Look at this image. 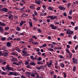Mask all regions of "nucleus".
<instances>
[{
  "label": "nucleus",
  "mask_w": 78,
  "mask_h": 78,
  "mask_svg": "<svg viewBox=\"0 0 78 78\" xmlns=\"http://www.w3.org/2000/svg\"><path fill=\"white\" fill-rule=\"evenodd\" d=\"M23 56H24V57L25 56H29V54H23L22 55Z\"/></svg>",
  "instance_id": "17"
},
{
  "label": "nucleus",
  "mask_w": 78,
  "mask_h": 78,
  "mask_svg": "<svg viewBox=\"0 0 78 78\" xmlns=\"http://www.w3.org/2000/svg\"><path fill=\"white\" fill-rule=\"evenodd\" d=\"M40 9H41V7H38L37 9V11H39V10H40Z\"/></svg>",
  "instance_id": "61"
},
{
  "label": "nucleus",
  "mask_w": 78,
  "mask_h": 78,
  "mask_svg": "<svg viewBox=\"0 0 78 78\" xmlns=\"http://www.w3.org/2000/svg\"><path fill=\"white\" fill-rule=\"evenodd\" d=\"M29 8H30V9H35L34 5H31L30 6Z\"/></svg>",
  "instance_id": "10"
},
{
  "label": "nucleus",
  "mask_w": 78,
  "mask_h": 78,
  "mask_svg": "<svg viewBox=\"0 0 78 78\" xmlns=\"http://www.w3.org/2000/svg\"><path fill=\"white\" fill-rule=\"evenodd\" d=\"M5 27L6 26V24L4 23H2V22H0V27Z\"/></svg>",
  "instance_id": "5"
},
{
  "label": "nucleus",
  "mask_w": 78,
  "mask_h": 78,
  "mask_svg": "<svg viewBox=\"0 0 78 78\" xmlns=\"http://www.w3.org/2000/svg\"><path fill=\"white\" fill-rule=\"evenodd\" d=\"M34 56H33V55H31L30 56V58L31 59H32V60H33V59H34Z\"/></svg>",
  "instance_id": "47"
},
{
  "label": "nucleus",
  "mask_w": 78,
  "mask_h": 78,
  "mask_svg": "<svg viewBox=\"0 0 78 78\" xmlns=\"http://www.w3.org/2000/svg\"><path fill=\"white\" fill-rule=\"evenodd\" d=\"M21 78H27V77L25 76H24V75L23 74L21 75Z\"/></svg>",
  "instance_id": "39"
},
{
  "label": "nucleus",
  "mask_w": 78,
  "mask_h": 78,
  "mask_svg": "<svg viewBox=\"0 0 78 78\" xmlns=\"http://www.w3.org/2000/svg\"><path fill=\"white\" fill-rule=\"evenodd\" d=\"M1 41H5L6 40V38L5 37H2L1 39Z\"/></svg>",
  "instance_id": "24"
},
{
  "label": "nucleus",
  "mask_w": 78,
  "mask_h": 78,
  "mask_svg": "<svg viewBox=\"0 0 78 78\" xmlns=\"http://www.w3.org/2000/svg\"><path fill=\"white\" fill-rule=\"evenodd\" d=\"M30 64L31 66H36V63L34 62H30Z\"/></svg>",
  "instance_id": "16"
},
{
  "label": "nucleus",
  "mask_w": 78,
  "mask_h": 78,
  "mask_svg": "<svg viewBox=\"0 0 78 78\" xmlns=\"http://www.w3.org/2000/svg\"><path fill=\"white\" fill-rule=\"evenodd\" d=\"M4 30L3 29V28L2 27H0V33L3 34L4 33Z\"/></svg>",
  "instance_id": "7"
},
{
  "label": "nucleus",
  "mask_w": 78,
  "mask_h": 78,
  "mask_svg": "<svg viewBox=\"0 0 78 78\" xmlns=\"http://www.w3.org/2000/svg\"><path fill=\"white\" fill-rule=\"evenodd\" d=\"M16 30L17 31H20V28L19 27H17Z\"/></svg>",
  "instance_id": "28"
},
{
  "label": "nucleus",
  "mask_w": 78,
  "mask_h": 78,
  "mask_svg": "<svg viewBox=\"0 0 78 78\" xmlns=\"http://www.w3.org/2000/svg\"><path fill=\"white\" fill-rule=\"evenodd\" d=\"M69 56L70 58H72V53H71V52L69 53Z\"/></svg>",
  "instance_id": "46"
},
{
  "label": "nucleus",
  "mask_w": 78,
  "mask_h": 78,
  "mask_svg": "<svg viewBox=\"0 0 78 78\" xmlns=\"http://www.w3.org/2000/svg\"><path fill=\"white\" fill-rule=\"evenodd\" d=\"M7 40H12L13 39H12V38H11V37H9L8 38H7Z\"/></svg>",
  "instance_id": "41"
},
{
  "label": "nucleus",
  "mask_w": 78,
  "mask_h": 78,
  "mask_svg": "<svg viewBox=\"0 0 78 78\" xmlns=\"http://www.w3.org/2000/svg\"><path fill=\"white\" fill-rule=\"evenodd\" d=\"M42 59V58L41 57H39L37 59V61H41Z\"/></svg>",
  "instance_id": "34"
},
{
  "label": "nucleus",
  "mask_w": 78,
  "mask_h": 78,
  "mask_svg": "<svg viewBox=\"0 0 78 78\" xmlns=\"http://www.w3.org/2000/svg\"><path fill=\"white\" fill-rule=\"evenodd\" d=\"M78 27L76 26L74 28V30H78Z\"/></svg>",
  "instance_id": "56"
},
{
  "label": "nucleus",
  "mask_w": 78,
  "mask_h": 78,
  "mask_svg": "<svg viewBox=\"0 0 78 78\" xmlns=\"http://www.w3.org/2000/svg\"><path fill=\"white\" fill-rule=\"evenodd\" d=\"M3 55L4 56H8V52L3 53Z\"/></svg>",
  "instance_id": "9"
},
{
  "label": "nucleus",
  "mask_w": 78,
  "mask_h": 78,
  "mask_svg": "<svg viewBox=\"0 0 78 78\" xmlns=\"http://www.w3.org/2000/svg\"><path fill=\"white\" fill-rule=\"evenodd\" d=\"M25 64L26 65H28L29 64V61L27 60L25 61Z\"/></svg>",
  "instance_id": "22"
},
{
  "label": "nucleus",
  "mask_w": 78,
  "mask_h": 78,
  "mask_svg": "<svg viewBox=\"0 0 78 78\" xmlns=\"http://www.w3.org/2000/svg\"><path fill=\"white\" fill-rule=\"evenodd\" d=\"M53 19H57V16H53Z\"/></svg>",
  "instance_id": "51"
},
{
  "label": "nucleus",
  "mask_w": 78,
  "mask_h": 78,
  "mask_svg": "<svg viewBox=\"0 0 78 78\" xmlns=\"http://www.w3.org/2000/svg\"><path fill=\"white\" fill-rule=\"evenodd\" d=\"M41 2H41V1L40 0H39V1H38L37 2V4H38V5H40Z\"/></svg>",
  "instance_id": "35"
},
{
  "label": "nucleus",
  "mask_w": 78,
  "mask_h": 78,
  "mask_svg": "<svg viewBox=\"0 0 78 78\" xmlns=\"http://www.w3.org/2000/svg\"><path fill=\"white\" fill-rule=\"evenodd\" d=\"M62 2L63 3H67V1H66V0H63L62 1Z\"/></svg>",
  "instance_id": "60"
},
{
  "label": "nucleus",
  "mask_w": 78,
  "mask_h": 78,
  "mask_svg": "<svg viewBox=\"0 0 78 78\" xmlns=\"http://www.w3.org/2000/svg\"><path fill=\"white\" fill-rule=\"evenodd\" d=\"M75 70H76V67L75 66H74L73 67V72H75Z\"/></svg>",
  "instance_id": "33"
},
{
  "label": "nucleus",
  "mask_w": 78,
  "mask_h": 78,
  "mask_svg": "<svg viewBox=\"0 0 78 78\" xmlns=\"http://www.w3.org/2000/svg\"><path fill=\"white\" fill-rule=\"evenodd\" d=\"M41 67H38L37 66H36V69H37V70H40L41 69Z\"/></svg>",
  "instance_id": "44"
},
{
  "label": "nucleus",
  "mask_w": 78,
  "mask_h": 78,
  "mask_svg": "<svg viewBox=\"0 0 78 78\" xmlns=\"http://www.w3.org/2000/svg\"><path fill=\"white\" fill-rule=\"evenodd\" d=\"M14 72H10L8 74V75L11 76L13 75Z\"/></svg>",
  "instance_id": "21"
},
{
  "label": "nucleus",
  "mask_w": 78,
  "mask_h": 78,
  "mask_svg": "<svg viewBox=\"0 0 78 78\" xmlns=\"http://www.w3.org/2000/svg\"><path fill=\"white\" fill-rule=\"evenodd\" d=\"M2 10L3 11H5V12H8V9L6 8H4L2 9Z\"/></svg>",
  "instance_id": "12"
},
{
  "label": "nucleus",
  "mask_w": 78,
  "mask_h": 78,
  "mask_svg": "<svg viewBox=\"0 0 78 78\" xmlns=\"http://www.w3.org/2000/svg\"><path fill=\"white\" fill-rule=\"evenodd\" d=\"M42 46H43V47H45L46 46H47V44H44Z\"/></svg>",
  "instance_id": "59"
},
{
  "label": "nucleus",
  "mask_w": 78,
  "mask_h": 78,
  "mask_svg": "<svg viewBox=\"0 0 78 78\" xmlns=\"http://www.w3.org/2000/svg\"><path fill=\"white\" fill-rule=\"evenodd\" d=\"M70 31V29H68L67 32H66V34H69V32Z\"/></svg>",
  "instance_id": "57"
},
{
  "label": "nucleus",
  "mask_w": 78,
  "mask_h": 78,
  "mask_svg": "<svg viewBox=\"0 0 78 78\" xmlns=\"http://www.w3.org/2000/svg\"><path fill=\"white\" fill-rule=\"evenodd\" d=\"M9 65H8L7 66L5 67V69L7 70V71L8 72H9V70H12V71H14V68L12 67H9Z\"/></svg>",
  "instance_id": "1"
},
{
  "label": "nucleus",
  "mask_w": 78,
  "mask_h": 78,
  "mask_svg": "<svg viewBox=\"0 0 78 78\" xmlns=\"http://www.w3.org/2000/svg\"><path fill=\"white\" fill-rule=\"evenodd\" d=\"M37 64H38V65H41L43 64V63L42 62L40 61V62H37Z\"/></svg>",
  "instance_id": "32"
},
{
  "label": "nucleus",
  "mask_w": 78,
  "mask_h": 78,
  "mask_svg": "<svg viewBox=\"0 0 78 78\" xmlns=\"http://www.w3.org/2000/svg\"><path fill=\"white\" fill-rule=\"evenodd\" d=\"M44 10H46V7L44 5H43L42 6Z\"/></svg>",
  "instance_id": "43"
},
{
  "label": "nucleus",
  "mask_w": 78,
  "mask_h": 78,
  "mask_svg": "<svg viewBox=\"0 0 78 78\" xmlns=\"http://www.w3.org/2000/svg\"><path fill=\"white\" fill-rule=\"evenodd\" d=\"M54 9L51 7H49L48 8V10H50L51 11H53Z\"/></svg>",
  "instance_id": "14"
},
{
  "label": "nucleus",
  "mask_w": 78,
  "mask_h": 78,
  "mask_svg": "<svg viewBox=\"0 0 78 78\" xmlns=\"http://www.w3.org/2000/svg\"><path fill=\"white\" fill-rule=\"evenodd\" d=\"M13 64H14L15 65H16V66H18L17 62H13Z\"/></svg>",
  "instance_id": "42"
},
{
  "label": "nucleus",
  "mask_w": 78,
  "mask_h": 78,
  "mask_svg": "<svg viewBox=\"0 0 78 78\" xmlns=\"http://www.w3.org/2000/svg\"><path fill=\"white\" fill-rule=\"evenodd\" d=\"M66 52H67V53H70V52L69 51V49H66Z\"/></svg>",
  "instance_id": "49"
},
{
  "label": "nucleus",
  "mask_w": 78,
  "mask_h": 78,
  "mask_svg": "<svg viewBox=\"0 0 78 78\" xmlns=\"http://www.w3.org/2000/svg\"><path fill=\"white\" fill-rule=\"evenodd\" d=\"M4 30L3 29V28L2 27H0V33L3 34L4 33Z\"/></svg>",
  "instance_id": "8"
},
{
  "label": "nucleus",
  "mask_w": 78,
  "mask_h": 78,
  "mask_svg": "<svg viewBox=\"0 0 78 78\" xmlns=\"http://www.w3.org/2000/svg\"><path fill=\"white\" fill-rule=\"evenodd\" d=\"M73 61L74 64H76L77 63V59H75L74 57L73 58Z\"/></svg>",
  "instance_id": "4"
},
{
  "label": "nucleus",
  "mask_w": 78,
  "mask_h": 78,
  "mask_svg": "<svg viewBox=\"0 0 78 78\" xmlns=\"http://www.w3.org/2000/svg\"><path fill=\"white\" fill-rule=\"evenodd\" d=\"M66 47H67V48H70V45H67L66 46Z\"/></svg>",
  "instance_id": "64"
},
{
  "label": "nucleus",
  "mask_w": 78,
  "mask_h": 78,
  "mask_svg": "<svg viewBox=\"0 0 78 78\" xmlns=\"http://www.w3.org/2000/svg\"><path fill=\"white\" fill-rule=\"evenodd\" d=\"M25 49L24 48L22 51V52L23 54H26V53H27V52L25 51Z\"/></svg>",
  "instance_id": "13"
},
{
  "label": "nucleus",
  "mask_w": 78,
  "mask_h": 78,
  "mask_svg": "<svg viewBox=\"0 0 78 78\" xmlns=\"http://www.w3.org/2000/svg\"><path fill=\"white\" fill-rule=\"evenodd\" d=\"M16 52H12V55H16Z\"/></svg>",
  "instance_id": "48"
},
{
  "label": "nucleus",
  "mask_w": 78,
  "mask_h": 78,
  "mask_svg": "<svg viewBox=\"0 0 78 78\" xmlns=\"http://www.w3.org/2000/svg\"><path fill=\"white\" fill-rule=\"evenodd\" d=\"M37 30L39 33H41V31H41V30L40 29H37Z\"/></svg>",
  "instance_id": "45"
},
{
  "label": "nucleus",
  "mask_w": 78,
  "mask_h": 78,
  "mask_svg": "<svg viewBox=\"0 0 78 78\" xmlns=\"http://www.w3.org/2000/svg\"><path fill=\"white\" fill-rule=\"evenodd\" d=\"M22 62V60H20L19 61L18 63H17L18 64V66H19V65H20L21 64V63Z\"/></svg>",
  "instance_id": "23"
},
{
  "label": "nucleus",
  "mask_w": 78,
  "mask_h": 78,
  "mask_svg": "<svg viewBox=\"0 0 78 78\" xmlns=\"http://www.w3.org/2000/svg\"><path fill=\"white\" fill-rule=\"evenodd\" d=\"M6 45L8 47H11V43H10V42H8L6 43Z\"/></svg>",
  "instance_id": "11"
},
{
  "label": "nucleus",
  "mask_w": 78,
  "mask_h": 78,
  "mask_svg": "<svg viewBox=\"0 0 78 78\" xmlns=\"http://www.w3.org/2000/svg\"><path fill=\"white\" fill-rule=\"evenodd\" d=\"M71 5V3H68V4H67V7L69 8L70 6Z\"/></svg>",
  "instance_id": "31"
},
{
  "label": "nucleus",
  "mask_w": 78,
  "mask_h": 78,
  "mask_svg": "<svg viewBox=\"0 0 78 78\" xmlns=\"http://www.w3.org/2000/svg\"><path fill=\"white\" fill-rule=\"evenodd\" d=\"M68 17L69 19H72V17L70 16H68Z\"/></svg>",
  "instance_id": "53"
},
{
  "label": "nucleus",
  "mask_w": 78,
  "mask_h": 78,
  "mask_svg": "<svg viewBox=\"0 0 78 78\" xmlns=\"http://www.w3.org/2000/svg\"><path fill=\"white\" fill-rule=\"evenodd\" d=\"M60 66L62 68H64V65L63 63H60Z\"/></svg>",
  "instance_id": "26"
},
{
  "label": "nucleus",
  "mask_w": 78,
  "mask_h": 78,
  "mask_svg": "<svg viewBox=\"0 0 78 78\" xmlns=\"http://www.w3.org/2000/svg\"><path fill=\"white\" fill-rule=\"evenodd\" d=\"M5 48H6L5 47H4L2 49V50H3V51H4V52H5V51H7L5 49Z\"/></svg>",
  "instance_id": "20"
},
{
  "label": "nucleus",
  "mask_w": 78,
  "mask_h": 78,
  "mask_svg": "<svg viewBox=\"0 0 78 78\" xmlns=\"http://www.w3.org/2000/svg\"><path fill=\"white\" fill-rule=\"evenodd\" d=\"M58 8H59L60 10H63V11H64L65 10V9H63V8L62 7L59 6L58 7Z\"/></svg>",
  "instance_id": "18"
},
{
  "label": "nucleus",
  "mask_w": 78,
  "mask_h": 78,
  "mask_svg": "<svg viewBox=\"0 0 78 78\" xmlns=\"http://www.w3.org/2000/svg\"><path fill=\"white\" fill-rule=\"evenodd\" d=\"M1 74H2V75H6V74H7V73H6L5 72H2L1 73Z\"/></svg>",
  "instance_id": "40"
},
{
  "label": "nucleus",
  "mask_w": 78,
  "mask_h": 78,
  "mask_svg": "<svg viewBox=\"0 0 78 78\" xmlns=\"http://www.w3.org/2000/svg\"><path fill=\"white\" fill-rule=\"evenodd\" d=\"M63 74H64V78H66L67 77V75H66V73L65 72L63 73Z\"/></svg>",
  "instance_id": "27"
},
{
  "label": "nucleus",
  "mask_w": 78,
  "mask_h": 78,
  "mask_svg": "<svg viewBox=\"0 0 78 78\" xmlns=\"http://www.w3.org/2000/svg\"><path fill=\"white\" fill-rule=\"evenodd\" d=\"M10 58L11 59V61H12V62L17 61V58H14L13 56H11Z\"/></svg>",
  "instance_id": "3"
},
{
  "label": "nucleus",
  "mask_w": 78,
  "mask_h": 78,
  "mask_svg": "<svg viewBox=\"0 0 78 78\" xmlns=\"http://www.w3.org/2000/svg\"><path fill=\"white\" fill-rule=\"evenodd\" d=\"M2 69L4 70V71H5V67H2Z\"/></svg>",
  "instance_id": "63"
},
{
  "label": "nucleus",
  "mask_w": 78,
  "mask_h": 78,
  "mask_svg": "<svg viewBox=\"0 0 78 78\" xmlns=\"http://www.w3.org/2000/svg\"><path fill=\"white\" fill-rule=\"evenodd\" d=\"M72 10L71 9L70 10L69 12V14L70 16H71V15H72Z\"/></svg>",
  "instance_id": "25"
},
{
  "label": "nucleus",
  "mask_w": 78,
  "mask_h": 78,
  "mask_svg": "<svg viewBox=\"0 0 78 78\" xmlns=\"http://www.w3.org/2000/svg\"><path fill=\"white\" fill-rule=\"evenodd\" d=\"M16 49L17 51H18V52H19V53L20 52V50L19 48H16Z\"/></svg>",
  "instance_id": "36"
},
{
  "label": "nucleus",
  "mask_w": 78,
  "mask_h": 78,
  "mask_svg": "<svg viewBox=\"0 0 78 78\" xmlns=\"http://www.w3.org/2000/svg\"><path fill=\"white\" fill-rule=\"evenodd\" d=\"M51 29H53L54 30H56V28H57V27L56 26H55L51 28Z\"/></svg>",
  "instance_id": "37"
},
{
  "label": "nucleus",
  "mask_w": 78,
  "mask_h": 78,
  "mask_svg": "<svg viewBox=\"0 0 78 78\" xmlns=\"http://www.w3.org/2000/svg\"><path fill=\"white\" fill-rule=\"evenodd\" d=\"M9 27H5V30H9Z\"/></svg>",
  "instance_id": "29"
},
{
  "label": "nucleus",
  "mask_w": 78,
  "mask_h": 78,
  "mask_svg": "<svg viewBox=\"0 0 78 78\" xmlns=\"http://www.w3.org/2000/svg\"><path fill=\"white\" fill-rule=\"evenodd\" d=\"M8 18L10 20H13V16H12V15L11 14H10L9 17Z\"/></svg>",
  "instance_id": "6"
},
{
  "label": "nucleus",
  "mask_w": 78,
  "mask_h": 78,
  "mask_svg": "<svg viewBox=\"0 0 78 78\" xmlns=\"http://www.w3.org/2000/svg\"><path fill=\"white\" fill-rule=\"evenodd\" d=\"M50 19H51V20H53V16H51Z\"/></svg>",
  "instance_id": "52"
},
{
  "label": "nucleus",
  "mask_w": 78,
  "mask_h": 78,
  "mask_svg": "<svg viewBox=\"0 0 78 78\" xmlns=\"http://www.w3.org/2000/svg\"><path fill=\"white\" fill-rule=\"evenodd\" d=\"M52 60H51L49 63H48V62H46L47 66L48 67H51V65L52 64Z\"/></svg>",
  "instance_id": "2"
},
{
  "label": "nucleus",
  "mask_w": 78,
  "mask_h": 78,
  "mask_svg": "<svg viewBox=\"0 0 78 78\" xmlns=\"http://www.w3.org/2000/svg\"><path fill=\"white\" fill-rule=\"evenodd\" d=\"M14 76H18V75H19V74L17 73H13V75Z\"/></svg>",
  "instance_id": "19"
},
{
  "label": "nucleus",
  "mask_w": 78,
  "mask_h": 78,
  "mask_svg": "<svg viewBox=\"0 0 78 78\" xmlns=\"http://www.w3.org/2000/svg\"><path fill=\"white\" fill-rule=\"evenodd\" d=\"M60 36H63L64 34L63 33H61L60 34Z\"/></svg>",
  "instance_id": "62"
},
{
  "label": "nucleus",
  "mask_w": 78,
  "mask_h": 78,
  "mask_svg": "<svg viewBox=\"0 0 78 78\" xmlns=\"http://www.w3.org/2000/svg\"><path fill=\"white\" fill-rule=\"evenodd\" d=\"M25 74L26 75H31V73H30V72H27L25 73Z\"/></svg>",
  "instance_id": "15"
},
{
  "label": "nucleus",
  "mask_w": 78,
  "mask_h": 78,
  "mask_svg": "<svg viewBox=\"0 0 78 78\" xmlns=\"http://www.w3.org/2000/svg\"><path fill=\"white\" fill-rule=\"evenodd\" d=\"M50 73L52 75H53V74H54V71H52Z\"/></svg>",
  "instance_id": "58"
},
{
  "label": "nucleus",
  "mask_w": 78,
  "mask_h": 78,
  "mask_svg": "<svg viewBox=\"0 0 78 78\" xmlns=\"http://www.w3.org/2000/svg\"><path fill=\"white\" fill-rule=\"evenodd\" d=\"M73 34V32L72 31H69V34Z\"/></svg>",
  "instance_id": "38"
},
{
  "label": "nucleus",
  "mask_w": 78,
  "mask_h": 78,
  "mask_svg": "<svg viewBox=\"0 0 78 78\" xmlns=\"http://www.w3.org/2000/svg\"><path fill=\"white\" fill-rule=\"evenodd\" d=\"M71 24H72V25H75V23H74L73 22H71Z\"/></svg>",
  "instance_id": "55"
},
{
  "label": "nucleus",
  "mask_w": 78,
  "mask_h": 78,
  "mask_svg": "<svg viewBox=\"0 0 78 78\" xmlns=\"http://www.w3.org/2000/svg\"><path fill=\"white\" fill-rule=\"evenodd\" d=\"M32 37L33 38H34L35 39H37V37H36L35 36H32Z\"/></svg>",
  "instance_id": "54"
},
{
  "label": "nucleus",
  "mask_w": 78,
  "mask_h": 78,
  "mask_svg": "<svg viewBox=\"0 0 78 78\" xmlns=\"http://www.w3.org/2000/svg\"><path fill=\"white\" fill-rule=\"evenodd\" d=\"M29 23L30 25V27H33V25L32 24V22H31L30 21L29 22Z\"/></svg>",
  "instance_id": "30"
},
{
  "label": "nucleus",
  "mask_w": 78,
  "mask_h": 78,
  "mask_svg": "<svg viewBox=\"0 0 78 78\" xmlns=\"http://www.w3.org/2000/svg\"><path fill=\"white\" fill-rule=\"evenodd\" d=\"M31 76H32V77H34L35 76V74L33 73L31 74Z\"/></svg>",
  "instance_id": "50"
}]
</instances>
